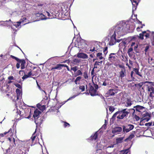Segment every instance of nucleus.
<instances>
[{"label": "nucleus", "mask_w": 154, "mask_h": 154, "mask_svg": "<svg viewBox=\"0 0 154 154\" xmlns=\"http://www.w3.org/2000/svg\"><path fill=\"white\" fill-rule=\"evenodd\" d=\"M126 110L127 109L126 108L117 111L113 114L111 118V120L113 121L115 120L117 114H119V115L117 116V118L118 119H122L125 117H127L130 112L126 111Z\"/></svg>", "instance_id": "1"}, {"label": "nucleus", "mask_w": 154, "mask_h": 154, "mask_svg": "<svg viewBox=\"0 0 154 154\" xmlns=\"http://www.w3.org/2000/svg\"><path fill=\"white\" fill-rule=\"evenodd\" d=\"M126 26L125 24H124V25L123 24H121L117 25L115 27L114 33L116 34V33L119 36H123L126 32Z\"/></svg>", "instance_id": "2"}, {"label": "nucleus", "mask_w": 154, "mask_h": 154, "mask_svg": "<svg viewBox=\"0 0 154 154\" xmlns=\"http://www.w3.org/2000/svg\"><path fill=\"white\" fill-rule=\"evenodd\" d=\"M123 132L124 133H127L132 130L134 128V126L131 124H126L122 126Z\"/></svg>", "instance_id": "3"}, {"label": "nucleus", "mask_w": 154, "mask_h": 154, "mask_svg": "<svg viewBox=\"0 0 154 154\" xmlns=\"http://www.w3.org/2000/svg\"><path fill=\"white\" fill-rule=\"evenodd\" d=\"M119 67L121 68V71L119 72V77L123 78L126 75V70L125 67L123 65H118Z\"/></svg>", "instance_id": "4"}, {"label": "nucleus", "mask_w": 154, "mask_h": 154, "mask_svg": "<svg viewBox=\"0 0 154 154\" xmlns=\"http://www.w3.org/2000/svg\"><path fill=\"white\" fill-rule=\"evenodd\" d=\"M10 57L12 58L15 59L19 63H21L20 66L21 69H23L25 68V65L26 63V61L24 60L20 59L17 57L11 55Z\"/></svg>", "instance_id": "5"}, {"label": "nucleus", "mask_w": 154, "mask_h": 154, "mask_svg": "<svg viewBox=\"0 0 154 154\" xmlns=\"http://www.w3.org/2000/svg\"><path fill=\"white\" fill-rule=\"evenodd\" d=\"M16 92L17 94V96H13L14 98L13 100V101L15 103V106H17V101L19 99V97H20L21 94V92L20 90L18 88H17L16 89Z\"/></svg>", "instance_id": "6"}, {"label": "nucleus", "mask_w": 154, "mask_h": 154, "mask_svg": "<svg viewBox=\"0 0 154 154\" xmlns=\"http://www.w3.org/2000/svg\"><path fill=\"white\" fill-rule=\"evenodd\" d=\"M78 48L82 49H85L86 48L87 44L86 41L83 39H80L78 42Z\"/></svg>", "instance_id": "7"}, {"label": "nucleus", "mask_w": 154, "mask_h": 154, "mask_svg": "<svg viewBox=\"0 0 154 154\" xmlns=\"http://www.w3.org/2000/svg\"><path fill=\"white\" fill-rule=\"evenodd\" d=\"M118 92V90L115 88L109 89L106 92V94L108 97L114 96L116 93Z\"/></svg>", "instance_id": "8"}, {"label": "nucleus", "mask_w": 154, "mask_h": 154, "mask_svg": "<svg viewBox=\"0 0 154 154\" xmlns=\"http://www.w3.org/2000/svg\"><path fill=\"white\" fill-rule=\"evenodd\" d=\"M15 118L17 120H20L25 117V115L23 114H22L21 111L19 110H17Z\"/></svg>", "instance_id": "9"}, {"label": "nucleus", "mask_w": 154, "mask_h": 154, "mask_svg": "<svg viewBox=\"0 0 154 154\" xmlns=\"http://www.w3.org/2000/svg\"><path fill=\"white\" fill-rule=\"evenodd\" d=\"M78 67L76 66L73 67H72L71 68V70H73L74 72H75L77 71L75 73L76 76L82 75V71L80 70H78Z\"/></svg>", "instance_id": "10"}, {"label": "nucleus", "mask_w": 154, "mask_h": 154, "mask_svg": "<svg viewBox=\"0 0 154 154\" xmlns=\"http://www.w3.org/2000/svg\"><path fill=\"white\" fill-rule=\"evenodd\" d=\"M116 35L114 33L110 38V41L109 42V44L110 45H113L115 44L116 43Z\"/></svg>", "instance_id": "11"}, {"label": "nucleus", "mask_w": 154, "mask_h": 154, "mask_svg": "<svg viewBox=\"0 0 154 154\" xmlns=\"http://www.w3.org/2000/svg\"><path fill=\"white\" fill-rule=\"evenodd\" d=\"M89 92L91 96H94L97 95L96 94L97 90L95 89L94 87L92 85L90 86Z\"/></svg>", "instance_id": "12"}, {"label": "nucleus", "mask_w": 154, "mask_h": 154, "mask_svg": "<svg viewBox=\"0 0 154 154\" xmlns=\"http://www.w3.org/2000/svg\"><path fill=\"white\" fill-rule=\"evenodd\" d=\"M117 56L115 53H111L108 58L109 60L111 62H113L116 61Z\"/></svg>", "instance_id": "13"}, {"label": "nucleus", "mask_w": 154, "mask_h": 154, "mask_svg": "<svg viewBox=\"0 0 154 154\" xmlns=\"http://www.w3.org/2000/svg\"><path fill=\"white\" fill-rule=\"evenodd\" d=\"M41 113V112L38 110V109H36L35 110L33 115V117L34 118V119H35L36 118L40 117V115Z\"/></svg>", "instance_id": "14"}, {"label": "nucleus", "mask_w": 154, "mask_h": 154, "mask_svg": "<svg viewBox=\"0 0 154 154\" xmlns=\"http://www.w3.org/2000/svg\"><path fill=\"white\" fill-rule=\"evenodd\" d=\"M34 75H37L34 74H33L31 72V69H29V72L27 73V74H24L23 76L22 77V79L24 80L30 77L31 75L33 76Z\"/></svg>", "instance_id": "15"}, {"label": "nucleus", "mask_w": 154, "mask_h": 154, "mask_svg": "<svg viewBox=\"0 0 154 154\" xmlns=\"http://www.w3.org/2000/svg\"><path fill=\"white\" fill-rule=\"evenodd\" d=\"M122 128L120 127H114L112 131V133L114 134H118L122 131Z\"/></svg>", "instance_id": "16"}, {"label": "nucleus", "mask_w": 154, "mask_h": 154, "mask_svg": "<svg viewBox=\"0 0 154 154\" xmlns=\"http://www.w3.org/2000/svg\"><path fill=\"white\" fill-rule=\"evenodd\" d=\"M7 135V136H11L13 135V133L12 132V129L11 128L8 131L5 132L4 133L0 134V137H3L5 135Z\"/></svg>", "instance_id": "17"}, {"label": "nucleus", "mask_w": 154, "mask_h": 154, "mask_svg": "<svg viewBox=\"0 0 154 154\" xmlns=\"http://www.w3.org/2000/svg\"><path fill=\"white\" fill-rule=\"evenodd\" d=\"M77 57L78 58L83 59H87L88 58V55L86 54L83 53H78Z\"/></svg>", "instance_id": "18"}, {"label": "nucleus", "mask_w": 154, "mask_h": 154, "mask_svg": "<svg viewBox=\"0 0 154 154\" xmlns=\"http://www.w3.org/2000/svg\"><path fill=\"white\" fill-rule=\"evenodd\" d=\"M34 122L37 125H40L42 123L43 120L40 117L36 118L34 119Z\"/></svg>", "instance_id": "19"}, {"label": "nucleus", "mask_w": 154, "mask_h": 154, "mask_svg": "<svg viewBox=\"0 0 154 154\" xmlns=\"http://www.w3.org/2000/svg\"><path fill=\"white\" fill-rule=\"evenodd\" d=\"M148 91L150 92L149 96L150 97H153V94H154V88L153 87L151 86H148Z\"/></svg>", "instance_id": "20"}, {"label": "nucleus", "mask_w": 154, "mask_h": 154, "mask_svg": "<svg viewBox=\"0 0 154 154\" xmlns=\"http://www.w3.org/2000/svg\"><path fill=\"white\" fill-rule=\"evenodd\" d=\"M133 70L135 73L136 75H139L142 78L143 77V76L141 74V72H139V69L134 68L133 69Z\"/></svg>", "instance_id": "21"}, {"label": "nucleus", "mask_w": 154, "mask_h": 154, "mask_svg": "<svg viewBox=\"0 0 154 154\" xmlns=\"http://www.w3.org/2000/svg\"><path fill=\"white\" fill-rule=\"evenodd\" d=\"M150 119V116L148 113H146L145 116L143 117V119L146 122H148Z\"/></svg>", "instance_id": "22"}, {"label": "nucleus", "mask_w": 154, "mask_h": 154, "mask_svg": "<svg viewBox=\"0 0 154 154\" xmlns=\"http://www.w3.org/2000/svg\"><path fill=\"white\" fill-rule=\"evenodd\" d=\"M98 136L97 132V131L94 134H92L90 137V139L92 140H96L97 139Z\"/></svg>", "instance_id": "23"}, {"label": "nucleus", "mask_w": 154, "mask_h": 154, "mask_svg": "<svg viewBox=\"0 0 154 154\" xmlns=\"http://www.w3.org/2000/svg\"><path fill=\"white\" fill-rule=\"evenodd\" d=\"M62 64H57L54 67L51 68V70H53L54 69L60 70L62 69Z\"/></svg>", "instance_id": "24"}, {"label": "nucleus", "mask_w": 154, "mask_h": 154, "mask_svg": "<svg viewBox=\"0 0 154 154\" xmlns=\"http://www.w3.org/2000/svg\"><path fill=\"white\" fill-rule=\"evenodd\" d=\"M125 103L126 104L125 106L127 107L130 106L132 104V101L130 98H127V100L125 101Z\"/></svg>", "instance_id": "25"}, {"label": "nucleus", "mask_w": 154, "mask_h": 154, "mask_svg": "<svg viewBox=\"0 0 154 154\" xmlns=\"http://www.w3.org/2000/svg\"><path fill=\"white\" fill-rule=\"evenodd\" d=\"M37 107L40 110L43 111L45 109V105H41L40 104L38 103L36 105Z\"/></svg>", "instance_id": "26"}, {"label": "nucleus", "mask_w": 154, "mask_h": 154, "mask_svg": "<svg viewBox=\"0 0 154 154\" xmlns=\"http://www.w3.org/2000/svg\"><path fill=\"white\" fill-rule=\"evenodd\" d=\"M134 107L136 108V110L138 112H140V110L144 108V107L140 105H137L135 106H134Z\"/></svg>", "instance_id": "27"}, {"label": "nucleus", "mask_w": 154, "mask_h": 154, "mask_svg": "<svg viewBox=\"0 0 154 154\" xmlns=\"http://www.w3.org/2000/svg\"><path fill=\"white\" fill-rule=\"evenodd\" d=\"M12 22L10 19L9 20H6L4 22V24L5 25L7 26H10L11 25Z\"/></svg>", "instance_id": "28"}, {"label": "nucleus", "mask_w": 154, "mask_h": 154, "mask_svg": "<svg viewBox=\"0 0 154 154\" xmlns=\"http://www.w3.org/2000/svg\"><path fill=\"white\" fill-rule=\"evenodd\" d=\"M134 137V135L133 134H130L129 136L125 140V141L127 140H131Z\"/></svg>", "instance_id": "29"}, {"label": "nucleus", "mask_w": 154, "mask_h": 154, "mask_svg": "<svg viewBox=\"0 0 154 154\" xmlns=\"http://www.w3.org/2000/svg\"><path fill=\"white\" fill-rule=\"evenodd\" d=\"M134 51L137 53H139L140 52V50L138 48V45L136 44L134 45Z\"/></svg>", "instance_id": "30"}, {"label": "nucleus", "mask_w": 154, "mask_h": 154, "mask_svg": "<svg viewBox=\"0 0 154 154\" xmlns=\"http://www.w3.org/2000/svg\"><path fill=\"white\" fill-rule=\"evenodd\" d=\"M83 76L85 79H87L88 76V71H85L83 73Z\"/></svg>", "instance_id": "31"}, {"label": "nucleus", "mask_w": 154, "mask_h": 154, "mask_svg": "<svg viewBox=\"0 0 154 154\" xmlns=\"http://www.w3.org/2000/svg\"><path fill=\"white\" fill-rule=\"evenodd\" d=\"M133 50V47H131L128 50L127 53L129 57L131 56L132 54H131V52Z\"/></svg>", "instance_id": "32"}, {"label": "nucleus", "mask_w": 154, "mask_h": 154, "mask_svg": "<svg viewBox=\"0 0 154 154\" xmlns=\"http://www.w3.org/2000/svg\"><path fill=\"white\" fill-rule=\"evenodd\" d=\"M123 137H119L116 139V143H121L123 140Z\"/></svg>", "instance_id": "33"}, {"label": "nucleus", "mask_w": 154, "mask_h": 154, "mask_svg": "<svg viewBox=\"0 0 154 154\" xmlns=\"http://www.w3.org/2000/svg\"><path fill=\"white\" fill-rule=\"evenodd\" d=\"M102 55V53L100 52L98 53L96 55L97 57H98V58L100 60H102L103 58Z\"/></svg>", "instance_id": "34"}, {"label": "nucleus", "mask_w": 154, "mask_h": 154, "mask_svg": "<svg viewBox=\"0 0 154 154\" xmlns=\"http://www.w3.org/2000/svg\"><path fill=\"white\" fill-rule=\"evenodd\" d=\"M37 16L39 17L40 18H39V19L42 20L44 18L42 17H44V15L42 14L37 13L36 14Z\"/></svg>", "instance_id": "35"}, {"label": "nucleus", "mask_w": 154, "mask_h": 154, "mask_svg": "<svg viewBox=\"0 0 154 154\" xmlns=\"http://www.w3.org/2000/svg\"><path fill=\"white\" fill-rule=\"evenodd\" d=\"M128 151L127 149L122 150L120 152L119 154H128Z\"/></svg>", "instance_id": "36"}, {"label": "nucleus", "mask_w": 154, "mask_h": 154, "mask_svg": "<svg viewBox=\"0 0 154 154\" xmlns=\"http://www.w3.org/2000/svg\"><path fill=\"white\" fill-rule=\"evenodd\" d=\"M82 78L81 76H79L77 77L75 80V82L76 84H77V82L78 81H80L81 79H82Z\"/></svg>", "instance_id": "37"}, {"label": "nucleus", "mask_w": 154, "mask_h": 154, "mask_svg": "<svg viewBox=\"0 0 154 154\" xmlns=\"http://www.w3.org/2000/svg\"><path fill=\"white\" fill-rule=\"evenodd\" d=\"M61 122L63 123H64V128H66L67 126H68L69 127L70 126V125L69 123L63 121H62Z\"/></svg>", "instance_id": "38"}, {"label": "nucleus", "mask_w": 154, "mask_h": 154, "mask_svg": "<svg viewBox=\"0 0 154 154\" xmlns=\"http://www.w3.org/2000/svg\"><path fill=\"white\" fill-rule=\"evenodd\" d=\"M29 70L28 69H27V68H26L25 70H20L19 72V74H20V72H24V74H27V73L29 72Z\"/></svg>", "instance_id": "39"}, {"label": "nucleus", "mask_w": 154, "mask_h": 154, "mask_svg": "<svg viewBox=\"0 0 154 154\" xmlns=\"http://www.w3.org/2000/svg\"><path fill=\"white\" fill-rule=\"evenodd\" d=\"M109 111L111 112H113L115 109V108L112 106H109Z\"/></svg>", "instance_id": "40"}, {"label": "nucleus", "mask_w": 154, "mask_h": 154, "mask_svg": "<svg viewBox=\"0 0 154 154\" xmlns=\"http://www.w3.org/2000/svg\"><path fill=\"white\" fill-rule=\"evenodd\" d=\"M99 65H100V64H98V61H96L94 64V69L97 68V66Z\"/></svg>", "instance_id": "41"}, {"label": "nucleus", "mask_w": 154, "mask_h": 154, "mask_svg": "<svg viewBox=\"0 0 154 154\" xmlns=\"http://www.w3.org/2000/svg\"><path fill=\"white\" fill-rule=\"evenodd\" d=\"M36 131V130H35V132L33 133L32 137H31V139H32V141H33L34 140L36 137L35 136V133Z\"/></svg>", "instance_id": "42"}, {"label": "nucleus", "mask_w": 154, "mask_h": 154, "mask_svg": "<svg viewBox=\"0 0 154 154\" xmlns=\"http://www.w3.org/2000/svg\"><path fill=\"white\" fill-rule=\"evenodd\" d=\"M45 14L48 16L49 18H52V17L51 16V14L48 11H46L45 12Z\"/></svg>", "instance_id": "43"}, {"label": "nucleus", "mask_w": 154, "mask_h": 154, "mask_svg": "<svg viewBox=\"0 0 154 154\" xmlns=\"http://www.w3.org/2000/svg\"><path fill=\"white\" fill-rule=\"evenodd\" d=\"M96 154H103V153L102 152L101 149H99L97 150Z\"/></svg>", "instance_id": "44"}, {"label": "nucleus", "mask_w": 154, "mask_h": 154, "mask_svg": "<svg viewBox=\"0 0 154 154\" xmlns=\"http://www.w3.org/2000/svg\"><path fill=\"white\" fill-rule=\"evenodd\" d=\"M14 85L17 88L19 89H21L22 88V86L18 83H14Z\"/></svg>", "instance_id": "45"}, {"label": "nucleus", "mask_w": 154, "mask_h": 154, "mask_svg": "<svg viewBox=\"0 0 154 154\" xmlns=\"http://www.w3.org/2000/svg\"><path fill=\"white\" fill-rule=\"evenodd\" d=\"M26 20V18L25 17H23L20 20V22L21 23L24 22L25 20Z\"/></svg>", "instance_id": "46"}, {"label": "nucleus", "mask_w": 154, "mask_h": 154, "mask_svg": "<svg viewBox=\"0 0 154 154\" xmlns=\"http://www.w3.org/2000/svg\"><path fill=\"white\" fill-rule=\"evenodd\" d=\"M75 97V96H74L72 97H69L68 99L66 101H64L63 102V104L65 103L66 102H67L68 100H71L72 98H74Z\"/></svg>", "instance_id": "47"}, {"label": "nucleus", "mask_w": 154, "mask_h": 154, "mask_svg": "<svg viewBox=\"0 0 154 154\" xmlns=\"http://www.w3.org/2000/svg\"><path fill=\"white\" fill-rule=\"evenodd\" d=\"M144 36V35L143 34V33H141L139 34V38L143 40V39Z\"/></svg>", "instance_id": "48"}, {"label": "nucleus", "mask_w": 154, "mask_h": 154, "mask_svg": "<svg viewBox=\"0 0 154 154\" xmlns=\"http://www.w3.org/2000/svg\"><path fill=\"white\" fill-rule=\"evenodd\" d=\"M79 88L82 90V91H83L85 90V87L84 86L82 85L79 87Z\"/></svg>", "instance_id": "49"}, {"label": "nucleus", "mask_w": 154, "mask_h": 154, "mask_svg": "<svg viewBox=\"0 0 154 154\" xmlns=\"http://www.w3.org/2000/svg\"><path fill=\"white\" fill-rule=\"evenodd\" d=\"M62 67H66L68 71H70L69 66L67 65L64 64H62Z\"/></svg>", "instance_id": "50"}, {"label": "nucleus", "mask_w": 154, "mask_h": 154, "mask_svg": "<svg viewBox=\"0 0 154 154\" xmlns=\"http://www.w3.org/2000/svg\"><path fill=\"white\" fill-rule=\"evenodd\" d=\"M20 23H21L19 21V22H17V24H14V25L15 26V27L16 28H17L18 27H19L20 25Z\"/></svg>", "instance_id": "51"}, {"label": "nucleus", "mask_w": 154, "mask_h": 154, "mask_svg": "<svg viewBox=\"0 0 154 154\" xmlns=\"http://www.w3.org/2000/svg\"><path fill=\"white\" fill-rule=\"evenodd\" d=\"M152 122H149L146 123L145 125L147 126H150L152 125Z\"/></svg>", "instance_id": "52"}, {"label": "nucleus", "mask_w": 154, "mask_h": 154, "mask_svg": "<svg viewBox=\"0 0 154 154\" xmlns=\"http://www.w3.org/2000/svg\"><path fill=\"white\" fill-rule=\"evenodd\" d=\"M25 113H28L29 112L31 113V111L29 112V109H26L24 110Z\"/></svg>", "instance_id": "53"}, {"label": "nucleus", "mask_w": 154, "mask_h": 154, "mask_svg": "<svg viewBox=\"0 0 154 154\" xmlns=\"http://www.w3.org/2000/svg\"><path fill=\"white\" fill-rule=\"evenodd\" d=\"M94 87H93L95 88V89H96V90H97L98 89V85H97L95 84L94 83Z\"/></svg>", "instance_id": "54"}, {"label": "nucleus", "mask_w": 154, "mask_h": 154, "mask_svg": "<svg viewBox=\"0 0 154 154\" xmlns=\"http://www.w3.org/2000/svg\"><path fill=\"white\" fill-rule=\"evenodd\" d=\"M143 85V82H140L138 84H137V85H138V86L140 87H142V86Z\"/></svg>", "instance_id": "55"}, {"label": "nucleus", "mask_w": 154, "mask_h": 154, "mask_svg": "<svg viewBox=\"0 0 154 154\" xmlns=\"http://www.w3.org/2000/svg\"><path fill=\"white\" fill-rule=\"evenodd\" d=\"M14 77L13 76H11L8 77V79L9 80H11L14 79Z\"/></svg>", "instance_id": "56"}, {"label": "nucleus", "mask_w": 154, "mask_h": 154, "mask_svg": "<svg viewBox=\"0 0 154 154\" xmlns=\"http://www.w3.org/2000/svg\"><path fill=\"white\" fill-rule=\"evenodd\" d=\"M107 48L106 47L105 48V49L103 51L105 54H106L107 53Z\"/></svg>", "instance_id": "57"}, {"label": "nucleus", "mask_w": 154, "mask_h": 154, "mask_svg": "<svg viewBox=\"0 0 154 154\" xmlns=\"http://www.w3.org/2000/svg\"><path fill=\"white\" fill-rule=\"evenodd\" d=\"M90 51L92 52H94V53H95L96 52H97V51L96 50H95L94 47L93 49H90Z\"/></svg>", "instance_id": "58"}, {"label": "nucleus", "mask_w": 154, "mask_h": 154, "mask_svg": "<svg viewBox=\"0 0 154 154\" xmlns=\"http://www.w3.org/2000/svg\"><path fill=\"white\" fill-rule=\"evenodd\" d=\"M13 143H14V144H13V146H16V143H15V139L14 138H13Z\"/></svg>", "instance_id": "59"}, {"label": "nucleus", "mask_w": 154, "mask_h": 154, "mask_svg": "<svg viewBox=\"0 0 154 154\" xmlns=\"http://www.w3.org/2000/svg\"><path fill=\"white\" fill-rule=\"evenodd\" d=\"M145 36L146 38H149V34L148 33H146V34L144 35Z\"/></svg>", "instance_id": "60"}, {"label": "nucleus", "mask_w": 154, "mask_h": 154, "mask_svg": "<svg viewBox=\"0 0 154 154\" xmlns=\"http://www.w3.org/2000/svg\"><path fill=\"white\" fill-rule=\"evenodd\" d=\"M134 71L133 70V71H131V77L132 79L134 78V77L133 76V74L134 73Z\"/></svg>", "instance_id": "61"}, {"label": "nucleus", "mask_w": 154, "mask_h": 154, "mask_svg": "<svg viewBox=\"0 0 154 154\" xmlns=\"http://www.w3.org/2000/svg\"><path fill=\"white\" fill-rule=\"evenodd\" d=\"M149 46H146L144 50L145 52H146L149 49Z\"/></svg>", "instance_id": "62"}, {"label": "nucleus", "mask_w": 154, "mask_h": 154, "mask_svg": "<svg viewBox=\"0 0 154 154\" xmlns=\"http://www.w3.org/2000/svg\"><path fill=\"white\" fill-rule=\"evenodd\" d=\"M129 63L131 65V66H133V61L132 60H129Z\"/></svg>", "instance_id": "63"}, {"label": "nucleus", "mask_w": 154, "mask_h": 154, "mask_svg": "<svg viewBox=\"0 0 154 154\" xmlns=\"http://www.w3.org/2000/svg\"><path fill=\"white\" fill-rule=\"evenodd\" d=\"M20 63H19V62L18 63H17L16 64V67L17 69H18L20 67Z\"/></svg>", "instance_id": "64"}]
</instances>
